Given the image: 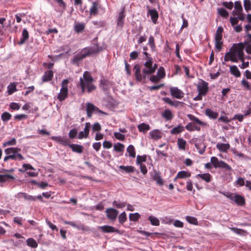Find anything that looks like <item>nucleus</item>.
Returning <instances> with one entry per match:
<instances>
[{
	"mask_svg": "<svg viewBox=\"0 0 251 251\" xmlns=\"http://www.w3.org/2000/svg\"><path fill=\"white\" fill-rule=\"evenodd\" d=\"M243 50L244 49L242 46V44H238L234 48V50L236 52V55L238 56L239 59L242 61H243L244 60Z\"/></svg>",
	"mask_w": 251,
	"mask_h": 251,
	"instance_id": "obj_12",
	"label": "nucleus"
},
{
	"mask_svg": "<svg viewBox=\"0 0 251 251\" xmlns=\"http://www.w3.org/2000/svg\"><path fill=\"white\" fill-rule=\"evenodd\" d=\"M152 59L151 57H148V60L144 63L145 68L143 69V77L146 78L149 75L153 74V73H149L151 68H152Z\"/></svg>",
	"mask_w": 251,
	"mask_h": 251,
	"instance_id": "obj_6",
	"label": "nucleus"
},
{
	"mask_svg": "<svg viewBox=\"0 0 251 251\" xmlns=\"http://www.w3.org/2000/svg\"><path fill=\"white\" fill-rule=\"evenodd\" d=\"M187 117L189 118L190 120L194 122L189 123L185 126V128L189 131H194L195 130L197 131H200V126H198L196 124L201 126L205 125V123L204 122L201 121L198 118L195 117L194 116L191 114H188Z\"/></svg>",
	"mask_w": 251,
	"mask_h": 251,
	"instance_id": "obj_2",
	"label": "nucleus"
},
{
	"mask_svg": "<svg viewBox=\"0 0 251 251\" xmlns=\"http://www.w3.org/2000/svg\"><path fill=\"white\" fill-rule=\"evenodd\" d=\"M102 232L104 233H112L118 232V230L115 229L113 227L110 226H103L99 227Z\"/></svg>",
	"mask_w": 251,
	"mask_h": 251,
	"instance_id": "obj_16",
	"label": "nucleus"
},
{
	"mask_svg": "<svg viewBox=\"0 0 251 251\" xmlns=\"http://www.w3.org/2000/svg\"><path fill=\"white\" fill-rule=\"evenodd\" d=\"M119 168L127 173H132L134 171V167L132 166H124V165H121L119 166Z\"/></svg>",
	"mask_w": 251,
	"mask_h": 251,
	"instance_id": "obj_31",
	"label": "nucleus"
},
{
	"mask_svg": "<svg viewBox=\"0 0 251 251\" xmlns=\"http://www.w3.org/2000/svg\"><path fill=\"white\" fill-rule=\"evenodd\" d=\"M237 205L242 206L245 203V200L243 197L241 195L236 194L234 201Z\"/></svg>",
	"mask_w": 251,
	"mask_h": 251,
	"instance_id": "obj_21",
	"label": "nucleus"
},
{
	"mask_svg": "<svg viewBox=\"0 0 251 251\" xmlns=\"http://www.w3.org/2000/svg\"><path fill=\"white\" fill-rule=\"evenodd\" d=\"M119 223L121 224H123L125 222L127 219L126 215L125 212H122L118 217Z\"/></svg>",
	"mask_w": 251,
	"mask_h": 251,
	"instance_id": "obj_52",
	"label": "nucleus"
},
{
	"mask_svg": "<svg viewBox=\"0 0 251 251\" xmlns=\"http://www.w3.org/2000/svg\"><path fill=\"white\" fill-rule=\"evenodd\" d=\"M9 179H14V177L8 174L0 175V182H5Z\"/></svg>",
	"mask_w": 251,
	"mask_h": 251,
	"instance_id": "obj_38",
	"label": "nucleus"
},
{
	"mask_svg": "<svg viewBox=\"0 0 251 251\" xmlns=\"http://www.w3.org/2000/svg\"><path fill=\"white\" fill-rule=\"evenodd\" d=\"M197 178H201L206 182H210L211 180V176L209 173H204L201 174H198L196 176Z\"/></svg>",
	"mask_w": 251,
	"mask_h": 251,
	"instance_id": "obj_19",
	"label": "nucleus"
},
{
	"mask_svg": "<svg viewBox=\"0 0 251 251\" xmlns=\"http://www.w3.org/2000/svg\"><path fill=\"white\" fill-rule=\"evenodd\" d=\"M162 116L166 120H170L173 118V115L170 110L166 109L162 114Z\"/></svg>",
	"mask_w": 251,
	"mask_h": 251,
	"instance_id": "obj_35",
	"label": "nucleus"
},
{
	"mask_svg": "<svg viewBox=\"0 0 251 251\" xmlns=\"http://www.w3.org/2000/svg\"><path fill=\"white\" fill-rule=\"evenodd\" d=\"M125 16L123 12H121L119 14L118 21H117V25L120 26H122L124 24L123 19H124Z\"/></svg>",
	"mask_w": 251,
	"mask_h": 251,
	"instance_id": "obj_55",
	"label": "nucleus"
},
{
	"mask_svg": "<svg viewBox=\"0 0 251 251\" xmlns=\"http://www.w3.org/2000/svg\"><path fill=\"white\" fill-rule=\"evenodd\" d=\"M223 32V28L222 26H219L216 31L215 39H217V40L222 39Z\"/></svg>",
	"mask_w": 251,
	"mask_h": 251,
	"instance_id": "obj_43",
	"label": "nucleus"
},
{
	"mask_svg": "<svg viewBox=\"0 0 251 251\" xmlns=\"http://www.w3.org/2000/svg\"><path fill=\"white\" fill-rule=\"evenodd\" d=\"M17 90L16 89V83H11L7 86V92L9 95H11L15 91Z\"/></svg>",
	"mask_w": 251,
	"mask_h": 251,
	"instance_id": "obj_34",
	"label": "nucleus"
},
{
	"mask_svg": "<svg viewBox=\"0 0 251 251\" xmlns=\"http://www.w3.org/2000/svg\"><path fill=\"white\" fill-rule=\"evenodd\" d=\"M148 219L150 220L152 225L155 226H158L159 225L160 222L157 218L150 216Z\"/></svg>",
	"mask_w": 251,
	"mask_h": 251,
	"instance_id": "obj_45",
	"label": "nucleus"
},
{
	"mask_svg": "<svg viewBox=\"0 0 251 251\" xmlns=\"http://www.w3.org/2000/svg\"><path fill=\"white\" fill-rule=\"evenodd\" d=\"M216 147L220 151L226 152L230 148V145L229 144L218 143Z\"/></svg>",
	"mask_w": 251,
	"mask_h": 251,
	"instance_id": "obj_20",
	"label": "nucleus"
},
{
	"mask_svg": "<svg viewBox=\"0 0 251 251\" xmlns=\"http://www.w3.org/2000/svg\"><path fill=\"white\" fill-rule=\"evenodd\" d=\"M84 25L83 24H77L75 26V30L77 33L81 32L84 28Z\"/></svg>",
	"mask_w": 251,
	"mask_h": 251,
	"instance_id": "obj_56",
	"label": "nucleus"
},
{
	"mask_svg": "<svg viewBox=\"0 0 251 251\" xmlns=\"http://www.w3.org/2000/svg\"><path fill=\"white\" fill-rule=\"evenodd\" d=\"M223 5L228 9H232L233 7V3L232 1L226 2L225 1L223 2Z\"/></svg>",
	"mask_w": 251,
	"mask_h": 251,
	"instance_id": "obj_64",
	"label": "nucleus"
},
{
	"mask_svg": "<svg viewBox=\"0 0 251 251\" xmlns=\"http://www.w3.org/2000/svg\"><path fill=\"white\" fill-rule=\"evenodd\" d=\"M52 139L56 142L59 143L64 146H69L70 141L69 139L65 137L56 136L53 137Z\"/></svg>",
	"mask_w": 251,
	"mask_h": 251,
	"instance_id": "obj_13",
	"label": "nucleus"
},
{
	"mask_svg": "<svg viewBox=\"0 0 251 251\" xmlns=\"http://www.w3.org/2000/svg\"><path fill=\"white\" fill-rule=\"evenodd\" d=\"M86 105L87 115L89 118H91L92 117V114L94 112H97L106 114L105 113L99 109L98 107L95 106L93 104L88 102L87 103Z\"/></svg>",
	"mask_w": 251,
	"mask_h": 251,
	"instance_id": "obj_7",
	"label": "nucleus"
},
{
	"mask_svg": "<svg viewBox=\"0 0 251 251\" xmlns=\"http://www.w3.org/2000/svg\"><path fill=\"white\" fill-rule=\"evenodd\" d=\"M205 114L211 119H215L218 117V113L215 112L210 109H206L205 110Z\"/></svg>",
	"mask_w": 251,
	"mask_h": 251,
	"instance_id": "obj_28",
	"label": "nucleus"
},
{
	"mask_svg": "<svg viewBox=\"0 0 251 251\" xmlns=\"http://www.w3.org/2000/svg\"><path fill=\"white\" fill-rule=\"evenodd\" d=\"M28 37L29 34L27 30L25 28L24 29L22 32V38L19 42V44H23L28 39Z\"/></svg>",
	"mask_w": 251,
	"mask_h": 251,
	"instance_id": "obj_27",
	"label": "nucleus"
},
{
	"mask_svg": "<svg viewBox=\"0 0 251 251\" xmlns=\"http://www.w3.org/2000/svg\"><path fill=\"white\" fill-rule=\"evenodd\" d=\"M101 48L98 46H93L88 49H84L81 52L77 53L74 57L72 62L73 64L77 63L86 57L92 54L99 52Z\"/></svg>",
	"mask_w": 251,
	"mask_h": 251,
	"instance_id": "obj_1",
	"label": "nucleus"
},
{
	"mask_svg": "<svg viewBox=\"0 0 251 251\" xmlns=\"http://www.w3.org/2000/svg\"><path fill=\"white\" fill-rule=\"evenodd\" d=\"M234 8L236 10L235 12H243V7L241 3L239 1H236L234 3Z\"/></svg>",
	"mask_w": 251,
	"mask_h": 251,
	"instance_id": "obj_50",
	"label": "nucleus"
},
{
	"mask_svg": "<svg viewBox=\"0 0 251 251\" xmlns=\"http://www.w3.org/2000/svg\"><path fill=\"white\" fill-rule=\"evenodd\" d=\"M133 70L135 71V78L137 81H141L143 75L141 73V68L139 64H136L134 65Z\"/></svg>",
	"mask_w": 251,
	"mask_h": 251,
	"instance_id": "obj_14",
	"label": "nucleus"
},
{
	"mask_svg": "<svg viewBox=\"0 0 251 251\" xmlns=\"http://www.w3.org/2000/svg\"><path fill=\"white\" fill-rule=\"evenodd\" d=\"M139 131L141 132H145L150 130V126L149 125L145 123H142L138 126Z\"/></svg>",
	"mask_w": 251,
	"mask_h": 251,
	"instance_id": "obj_29",
	"label": "nucleus"
},
{
	"mask_svg": "<svg viewBox=\"0 0 251 251\" xmlns=\"http://www.w3.org/2000/svg\"><path fill=\"white\" fill-rule=\"evenodd\" d=\"M146 160V156H140L137 155V159H136V163L138 165L142 164V162H145Z\"/></svg>",
	"mask_w": 251,
	"mask_h": 251,
	"instance_id": "obj_59",
	"label": "nucleus"
},
{
	"mask_svg": "<svg viewBox=\"0 0 251 251\" xmlns=\"http://www.w3.org/2000/svg\"><path fill=\"white\" fill-rule=\"evenodd\" d=\"M69 146L72 149L74 152L77 153H81L83 151V147L77 144H70Z\"/></svg>",
	"mask_w": 251,
	"mask_h": 251,
	"instance_id": "obj_24",
	"label": "nucleus"
},
{
	"mask_svg": "<svg viewBox=\"0 0 251 251\" xmlns=\"http://www.w3.org/2000/svg\"><path fill=\"white\" fill-rule=\"evenodd\" d=\"M127 151L129 153V156L134 158L136 155L134 147L133 145H129L127 148Z\"/></svg>",
	"mask_w": 251,
	"mask_h": 251,
	"instance_id": "obj_42",
	"label": "nucleus"
},
{
	"mask_svg": "<svg viewBox=\"0 0 251 251\" xmlns=\"http://www.w3.org/2000/svg\"><path fill=\"white\" fill-rule=\"evenodd\" d=\"M221 40L222 39H215V48L218 51H220L222 48L223 42Z\"/></svg>",
	"mask_w": 251,
	"mask_h": 251,
	"instance_id": "obj_51",
	"label": "nucleus"
},
{
	"mask_svg": "<svg viewBox=\"0 0 251 251\" xmlns=\"http://www.w3.org/2000/svg\"><path fill=\"white\" fill-rule=\"evenodd\" d=\"M27 245L32 248H35L37 247L38 244L37 242L33 238H28L26 240Z\"/></svg>",
	"mask_w": 251,
	"mask_h": 251,
	"instance_id": "obj_41",
	"label": "nucleus"
},
{
	"mask_svg": "<svg viewBox=\"0 0 251 251\" xmlns=\"http://www.w3.org/2000/svg\"><path fill=\"white\" fill-rule=\"evenodd\" d=\"M186 142L182 138H178L177 140V145L178 148L180 150H184Z\"/></svg>",
	"mask_w": 251,
	"mask_h": 251,
	"instance_id": "obj_39",
	"label": "nucleus"
},
{
	"mask_svg": "<svg viewBox=\"0 0 251 251\" xmlns=\"http://www.w3.org/2000/svg\"><path fill=\"white\" fill-rule=\"evenodd\" d=\"M227 53H230L229 55V57H230V61H231L232 62H238V59L236 57V56H237L236 52L235 51L234 49L233 50V51H229V52H227Z\"/></svg>",
	"mask_w": 251,
	"mask_h": 251,
	"instance_id": "obj_44",
	"label": "nucleus"
},
{
	"mask_svg": "<svg viewBox=\"0 0 251 251\" xmlns=\"http://www.w3.org/2000/svg\"><path fill=\"white\" fill-rule=\"evenodd\" d=\"M229 21L231 23V25L232 26H234L235 25H237L239 22V20L237 17H231L229 19Z\"/></svg>",
	"mask_w": 251,
	"mask_h": 251,
	"instance_id": "obj_63",
	"label": "nucleus"
},
{
	"mask_svg": "<svg viewBox=\"0 0 251 251\" xmlns=\"http://www.w3.org/2000/svg\"><path fill=\"white\" fill-rule=\"evenodd\" d=\"M68 82V79H64L62 82V88L57 96V99L60 101L64 100L68 96V90L67 85Z\"/></svg>",
	"mask_w": 251,
	"mask_h": 251,
	"instance_id": "obj_4",
	"label": "nucleus"
},
{
	"mask_svg": "<svg viewBox=\"0 0 251 251\" xmlns=\"http://www.w3.org/2000/svg\"><path fill=\"white\" fill-rule=\"evenodd\" d=\"M157 75L160 78H163L165 76V73L163 67H160L159 68L157 73Z\"/></svg>",
	"mask_w": 251,
	"mask_h": 251,
	"instance_id": "obj_57",
	"label": "nucleus"
},
{
	"mask_svg": "<svg viewBox=\"0 0 251 251\" xmlns=\"http://www.w3.org/2000/svg\"><path fill=\"white\" fill-rule=\"evenodd\" d=\"M140 217V215L138 213H130L129 216L130 221L136 222L138 220Z\"/></svg>",
	"mask_w": 251,
	"mask_h": 251,
	"instance_id": "obj_46",
	"label": "nucleus"
},
{
	"mask_svg": "<svg viewBox=\"0 0 251 251\" xmlns=\"http://www.w3.org/2000/svg\"><path fill=\"white\" fill-rule=\"evenodd\" d=\"M124 148V145L120 143H118L114 145V150L117 152H123Z\"/></svg>",
	"mask_w": 251,
	"mask_h": 251,
	"instance_id": "obj_40",
	"label": "nucleus"
},
{
	"mask_svg": "<svg viewBox=\"0 0 251 251\" xmlns=\"http://www.w3.org/2000/svg\"><path fill=\"white\" fill-rule=\"evenodd\" d=\"M149 14L151 16V20L154 24H156L158 18V14L155 9H149Z\"/></svg>",
	"mask_w": 251,
	"mask_h": 251,
	"instance_id": "obj_18",
	"label": "nucleus"
},
{
	"mask_svg": "<svg viewBox=\"0 0 251 251\" xmlns=\"http://www.w3.org/2000/svg\"><path fill=\"white\" fill-rule=\"evenodd\" d=\"M170 91L172 96L177 99H180L184 97V93L177 87H172L170 88Z\"/></svg>",
	"mask_w": 251,
	"mask_h": 251,
	"instance_id": "obj_8",
	"label": "nucleus"
},
{
	"mask_svg": "<svg viewBox=\"0 0 251 251\" xmlns=\"http://www.w3.org/2000/svg\"><path fill=\"white\" fill-rule=\"evenodd\" d=\"M211 163L215 168H221L226 170L231 171V168L224 161H219L217 157L213 156L210 159Z\"/></svg>",
	"mask_w": 251,
	"mask_h": 251,
	"instance_id": "obj_5",
	"label": "nucleus"
},
{
	"mask_svg": "<svg viewBox=\"0 0 251 251\" xmlns=\"http://www.w3.org/2000/svg\"><path fill=\"white\" fill-rule=\"evenodd\" d=\"M244 6L245 9L247 12L251 10V1L250 0H244Z\"/></svg>",
	"mask_w": 251,
	"mask_h": 251,
	"instance_id": "obj_54",
	"label": "nucleus"
},
{
	"mask_svg": "<svg viewBox=\"0 0 251 251\" xmlns=\"http://www.w3.org/2000/svg\"><path fill=\"white\" fill-rule=\"evenodd\" d=\"M16 197L18 199L23 198L25 200L29 201H35L36 200L35 197H33L31 195H27L26 193L22 192L18 193L16 196Z\"/></svg>",
	"mask_w": 251,
	"mask_h": 251,
	"instance_id": "obj_15",
	"label": "nucleus"
},
{
	"mask_svg": "<svg viewBox=\"0 0 251 251\" xmlns=\"http://www.w3.org/2000/svg\"><path fill=\"white\" fill-rule=\"evenodd\" d=\"M195 146L200 154H203L205 151L206 146L201 140H197L195 143Z\"/></svg>",
	"mask_w": 251,
	"mask_h": 251,
	"instance_id": "obj_11",
	"label": "nucleus"
},
{
	"mask_svg": "<svg viewBox=\"0 0 251 251\" xmlns=\"http://www.w3.org/2000/svg\"><path fill=\"white\" fill-rule=\"evenodd\" d=\"M184 130V127L181 125H178L174 127L171 131V134H176L180 133Z\"/></svg>",
	"mask_w": 251,
	"mask_h": 251,
	"instance_id": "obj_33",
	"label": "nucleus"
},
{
	"mask_svg": "<svg viewBox=\"0 0 251 251\" xmlns=\"http://www.w3.org/2000/svg\"><path fill=\"white\" fill-rule=\"evenodd\" d=\"M107 218L111 220L114 221L116 219L119 212L116 209L113 208L106 209L105 211Z\"/></svg>",
	"mask_w": 251,
	"mask_h": 251,
	"instance_id": "obj_10",
	"label": "nucleus"
},
{
	"mask_svg": "<svg viewBox=\"0 0 251 251\" xmlns=\"http://www.w3.org/2000/svg\"><path fill=\"white\" fill-rule=\"evenodd\" d=\"M20 150V149L17 148H9L5 150V152L6 154L9 155L16 153Z\"/></svg>",
	"mask_w": 251,
	"mask_h": 251,
	"instance_id": "obj_37",
	"label": "nucleus"
},
{
	"mask_svg": "<svg viewBox=\"0 0 251 251\" xmlns=\"http://www.w3.org/2000/svg\"><path fill=\"white\" fill-rule=\"evenodd\" d=\"M232 13L234 15L238 16L237 18L238 20L241 21H244L245 19V15L243 13V12H234V11H232Z\"/></svg>",
	"mask_w": 251,
	"mask_h": 251,
	"instance_id": "obj_58",
	"label": "nucleus"
},
{
	"mask_svg": "<svg viewBox=\"0 0 251 251\" xmlns=\"http://www.w3.org/2000/svg\"><path fill=\"white\" fill-rule=\"evenodd\" d=\"M150 135L151 139L158 140L161 138V132L159 130L154 129L150 131Z\"/></svg>",
	"mask_w": 251,
	"mask_h": 251,
	"instance_id": "obj_17",
	"label": "nucleus"
},
{
	"mask_svg": "<svg viewBox=\"0 0 251 251\" xmlns=\"http://www.w3.org/2000/svg\"><path fill=\"white\" fill-rule=\"evenodd\" d=\"M93 81V78L88 71H85L84 73L83 78H80V83L83 82L87 86V91L89 93L95 90L96 88V86L92 84Z\"/></svg>",
	"mask_w": 251,
	"mask_h": 251,
	"instance_id": "obj_3",
	"label": "nucleus"
},
{
	"mask_svg": "<svg viewBox=\"0 0 251 251\" xmlns=\"http://www.w3.org/2000/svg\"><path fill=\"white\" fill-rule=\"evenodd\" d=\"M77 133V131L75 128H73L70 130L69 132V136L71 139H74Z\"/></svg>",
	"mask_w": 251,
	"mask_h": 251,
	"instance_id": "obj_60",
	"label": "nucleus"
},
{
	"mask_svg": "<svg viewBox=\"0 0 251 251\" xmlns=\"http://www.w3.org/2000/svg\"><path fill=\"white\" fill-rule=\"evenodd\" d=\"M191 176L190 173L185 171H181L179 172L176 176V178H184L189 177Z\"/></svg>",
	"mask_w": 251,
	"mask_h": 251,
	"instance_id": "obj_32",
	"label": "nucleus"
},
{
	"mask_svg": "<svg viewBox=\"0 0 251 251\" xmlns=\"http://www.w3.org/2000/svg\"><path fill=\"white\" fill-rule=\"evenodd\" d=\"M230 73L234 75L236 77H239L241 76V73L238 69L237 67L235 65H233L230 67Z\"/></svg>",
	"mask_w": 251,
	"mask_h": 251,
	"instance_id": "obj_23",
	"label": "nucleus"
},
{
	"mask_svg": "<svg viewBox=\"0 0 251 251\" xmlns=\"http://www.w3.org/2000/svg\"><path fill=\"white\" fill-rule=\"evenodd\" d=\"M98 2H93L92 3V6L90 9V13L92 15H96L97 14L98 12Z\"/></svg>",
	"mask_w": 251,
	"mask_h": 251,
	"instance_id": "obj_30",
	"label": "nucleus"
},
{
	"mask_svg": "<svg viewBox=\"0 0 251 251\" xmlns=\"http://www.w3.org/2000/svg\"><path fill=\"white\" fill-rule=\"evenodd\" d=\"M11 117V115L7 112H3L1 115V120L4 122L9 121Z\"/></svg>",
	"mask_w": 251,
	"mask_h": 251,
	"instance_id": "obj_47",
	"label": "nucleus"
},
{
	"mask_svg": "<svg viewBox=\"0 0 251 251\" xmlns=\"http://www.w3.org/2000/svg\"><path fill=\"white\" fill-rule=\"evenodd\" d=\"M100 87L104 91H106L110 87V82L106 79L100 80Z\"/></svg>",
	"mask_w": 251,
	"mask_h": 251,
	"instance_id": "obj_26",
	"label": "nucleus"
},
{
	"mask_svg": "<svg viewBox=\"0 0 251 251\" xmlns=\"http://www.w3.org/2000/svg\"><path fill=\"white\" fill-rule=\"evenodd\" d=\"M149 45L150 46L152 50H153L154 49V39L152 36H151L149 39Z\"/></svg>",
	"mask_w": 251,
	"mask_h": 251,
	"instance_id": "obj_61",
	"label": "nucleus"
},
{
	"mask_svg": "<svg viewBox=\"0 0 251 251\" xmlns=\"http://www.w3.org/2000/svg\"><path fill=\"white\" fill-rule=\"evenodd\" d=\"M53 72L51 70L46 71L42 77V80L44 82L50 80L53 77Z\"/></svg>",
	"mask_w": 251,
	"mask_h": 251,
	"instance_id": "obj_22",
	"label": "nucleus"
},
{
	"mask_svg": "<svg viewBox=\"0 0 251 251\" xmlns=\"http://www.w3.org/2000/svg\"><path fill=\"white\" fill-rule=\"evenodd\" d=\"M113 205L118 208H122L125 207L126 206V203L125 202L114 201L113 202Z\"/></svg>",
	"mask_w": 251,
	"mask_h": 251,
	"instance_id": "obj_49",
	"label": "nucleus"
},
{
	"mask_svg": "<svg viewBox=\"0 0 251 251\" xmlns=\"http://www.w3.org/2000/svg\"><path fill=\"white\" fill-rule=\"evenodd\" d=\"M114 135L115 137L119 140L123 141L125 139V135L120 132H114Z\"/></svg>",
	"mask_w": 251,
	"mask_h": 251,
	"instance_id": "obj_62",
	"label": "nucleus"
},
{
	"mask_svg": "<svg viewBox=\"0 0 251 251\" xmlns=\"http://www.w3.org/2000/svg\"><path fill=\"white\" fill-rule=\"evenodd\" d=\"M230 229L231 231H232L234 233H236V234H239V235H246L247 234V231H246L245 230H244L243 229H240V228H238L233 227H231Z\"/></svg>",
	"mask_w": 251,
	"mask_h": 251,
	"instance_id": "obj_36",
	"label": "nucleus"
},
{
	"mask_svg": "<svg viewBox=\"0 0 251 251\" xmlns=\"http://www.w3.org/2000/svg\"><path fill=\"white\" fill-rule=\"evenodd\" d=\"M219 14L224 18H227L228 16L229 13L228 12L225 10L224 8H221L218 9Z\"/></svg>",
	"mask_w": 251,
	"mask_h": 251,
	"instance_id": "obj_48",
	"label": "nucleus"
},
{
	"mask_svg": "<svg viewBox=\"0 0 251 251\" xmlns=\"http://www.w3.org/2000/svg\"><path fill=\"white\" fill-rule=\"evenodd\" d=\"M197 88L199 93L203 95V96H205L208 90V83L202 81L198 85Z\"/></svg>",
	"mask_w": 251,
	"mask_h": 251,
	"instance_id": "obj_9",
	"label": "nucleus"
},
{
	"mask_svg": "<svg viewBox=\"0 0 251 251\" xmlns=\"http://www.w3.org/2000/svg\"><path fill=\"white\" fill-rule=\"evenodd\" d=\"M153 179L156 181V183L159 185H163L164 181L163 179L161 177L159 173L155 172L152 176Z\"/></svg>",
	"mask_w": 251,
	"mask_h": 251,
	"instance_id": "obj_25",
	"label": "nucleus"
},
{
	"mask_svg": "<svg viewBox=\"0 0 251 251\" xmlns=\"http://www.w3.org/2000/svg\"><path fill=\"white\" fill-rule=\"evenodd\" d=\"M186 219L188 223H189L190 224H193V225H197L198 224L197 219L195 217L187 216L186 217Z\"/></svg>",
	"mask_w": 251,
	"mask_h": 251,
	"instance_id": "obj_53",
	"label": "nucleus"
}]
</instances>
